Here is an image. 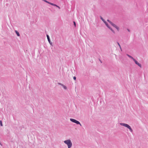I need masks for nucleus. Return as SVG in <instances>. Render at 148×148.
Here are the masks:
<instances>
[{
  "label": "nucleus",
  "instance_id": "obj_11",
  "mask_svg": "<svg viewBox=\"0 0 148 148\" xmlns=\"http://www.w3.org/2000/svg\"><path fill=\"white\" fill-rule=\"evenodd\" d=\"M101 19L103 21V22L105 23L106 22L105 20L103 19V18L101 16H100Z\"/></svg>",
  "mask_w": 148,
  "mask_h": 148
},
{
  "label": "nucleus",
  "instance_id": "obj_4",
  "mask_svg": "<svg viewBox=\"0 0 148 148\" xmlns=\"http://www.w3.org/2000/svg\"><path fill=\"white\" fill-rule=\"evenodd\" d=\"M70 120L71 121L77 124H79L80 125V126H82V125L80 123L79 121L73 119L71 118L70 119Z\"/></svg>",
  "mask_w": 148,
  "mask_h": 148
},
{
  "label": "nucleus",
  "instance_id": "obj_15",
  "mask_svg": "<svg viewBox=\"0 0 148 148\" xmlns=\"http://www.w3.org/2000/svg\"><path fill=\"white\" fill-rule=\"evenodd\" d=\"M73 23H74V24L75 26H76V24H75V22L74 21Z\"/></svg>",
  "mask_w": 148,
  "mask_h": 148
},
{
  "label": "nucleus",
  "instance_id": "obj_9",
  "mask_svg": "<svg viewBox=\"0 0 148 148\" xmlns=\"http://www.w3.org/2000/svg\"><path fill=\"white\" fill-rule=\"evenodd\" d=\"M127 55L128 57H129L130 58H131L133 60H134V59L133 57H132V56H131L128 54H127Z\"/></svg>",
  "mask_w": 148,
  "mask_h": 148
},
{
  "label": "nucleus",
  "instance_id": "obj_1",
  "mask_svg": "<svg viewBox=\"0 0 148 148\" xmlns=\"http://www.w3.org/2000/svg\"><path fill=\"white\" fill-rule=\"evenodd\" d=\"M64 143L67 145L68 148H71L72 147V143L70 139H68L64 140Z\"/></svg>",
  "mask_w": 148,
  "mask_h": 148
},
{
  "label": "nucleus",
  "instance_id": "obj_5",
  "mask_svg": "<svg viewBox=\"0 0 148 148\" xmlns=\"http://www.w3.org/2000/svg\"><path fill=\"white\" fill-rule=\"evenodd\" d=\"M104 23L105 24L106 26L112 31V32H113V34H115V32L114 31V30H113L112 29V28L108 25V23L106 22Z\"/></svg>",
  "mask_w": 148,
  "mask_h": 148
},
{
  "label": "nucleus",
  "instance_id": "obj_17",
  "mask_svg": "<svg viewBox=\"0 0 148 148\" xmlns=\"http://www.w3.org/2000/svg\"><path fill=\"white\" fill-rule=\"evenodd\" d=\"M100 61L101 62V63H102V62H101L100 60Z\"/></svg>",
  "mask_w": 148,
  "mask_h": 148
},
{
  "label": "nucleus",
  "instance_id": "obj_7",
  "mask_svg": "<svg viewBox=\"0 0 148 148\" xmlns=\"http://www.w3.org/2000/svg\"><path fill=\"white\" fill-rule=\"evenodd\" d=\"M47 40H48L49 42V43H50V44L51 45H52V42H51L49 36L48 35H47Z\"/></svg>",
  "mask_w": 148,
  "mask_h": 148
},
{
  "label": "nucleus",
  "instance_id": "obj_2",
  "mask_svg": "<svg viewBox=\"0 0 148 148\" xmlns=\"http://www.w3.org/2000/svg\"><path fill=\"white\" fill-rule=\"evenodd\" d=\"M120 125L122 126H123L127 128L128 129H129L130 131L132 133L133 132L132 129L131 128V127L129 125L126 123H120Z\"/></svg>",
  "mask_w": 148,
  "mask_h": 148
},
{
  "label": "nucleus",
  "instance_id": "obj_3",
  "mask_svg": "<svg viewBox=\"0 0 148 148\" xmlns=\"http://www.w3.org/2000/svg\"><path fill=\"white\" fill-rule=\"evenodd\" d=\"M107 21L112 26L114 27H115L118 31H119V27L117 26L116 25L113 23L110 20L108 19L107 20Z\"/></svg>",
  "mask_w": 148,
  "mask_h": 148
},
{
  "label": "nucleus",
  "instance_id": "obj_6",
  "mask_svg": "<svg viewBox=\"0 0 148 148\" xmlns=\"http://www.w3.org/2000/svg\"><path fill=\"white\" fill-rule=\"evenodd\" d=\"M133 61L139 67H141V64L139 63L135 59H134Z\"/></svg>",
  "mask_w": 148,
  "mask_h": 148
},
{
  "label": "nucleus",
  "instance_id": "obj_8",
  "mask_svg": "<svg viewBox=\"0 0 148 148\" xmlns=\"http://www.w3.org/2000/svg\"><path fill=\"white\" fill-rule=\"evenodd\" d=\"M58 84L59 85H61V86H62L65 89V90L67 89V87L66 86H64V85L63 84H62L61 83H58Z\"/></svg>",
  "mask_w": 148,
  "mask_h": 148
},
{
  "label": "nucleus",
  "instance_id": "obj_16",
  "mask_svg": "<svg viewBox=\"0 0 148 148\" xmlns=\"http://www.w3.org/2000/svg\"><path fill=\"white\" fill-rule=\"evenodd\" d=\"M127 31H128L129 32H130V30L129 29H127Z\"/></svg>",
  "mask_w": 148,
  "mask_h": 148
},
{
  "label": "nucleus",
  "instance_id": "obj_13",
  "mask_svg": "<svg viewBox=\"0 0 148 148\" xmlns=\"http://www.w3.org/2000/svg\"><path fill=\"white\" fill-rule=\"evenodd\" d=\"M0 125L1 126H3L2 121L1 120L0 121Z\"/></svg>",
  "mask_w": 148,
  "mask_h": 148
},
{
  "label": "nucleus",
  "instance_id": "obj_12",
  "mask_svg": "<svg viewBox=\"0 0 148 148\" xmlns=\"http://www.w3.org/2000/svg\"><path fill=\"white\" fill-rule=\"evenodd\" d=\"M117 44L119 45V46L120 49H121V51H122V49H121V45H120V44H119V43L118 42H117Z\"/></svg>",
  "mask_w": 148,
  "mask_h": 148
},
{
  "label": "nucleus",
  "instance_id": "obj_10",
  "mask_svg": "<svg viewBox=\"0 0 148 148\" xmlns=\"http://www.w3.org/2000/svg\"><path fill=\"white\" fill-rule=\"evenodd\" d=\"M15 32L18 36H20V34L18 31H17L16 30H15Z\"/></svg>",
  "mask_w": 148,
  "mask_h": 148
},
{
  "label": "nucleus",
  "instance_id": "obj_14",
  "mask_svg": "<svg viewBox=\"0 0 148 148\" xmlns=\"http://www.w3.org/2000/svg\"><path fill=\"white\" fill-rule=\"evenodd\" d=\"M73 79L74 80H75L76 79V77L75 76H74L73 77Z\"/></svg>",
  "mask_w": 148,
  "mask_h": 148
}]
</instances>
